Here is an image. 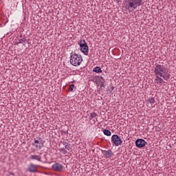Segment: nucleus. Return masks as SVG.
Listing matches in <instances>:
<instances>
[{"label":"nucleus","mask_w":176,"mask_h":176,"mask_svg":"<svg viewBox=\"0 0 176 176\" xmlns=\"http://www.w3.org/2000/svg\"><path fill=\"white\" fill-rule=\"evenodd\" d=\"M154 74L156 76L155 82L157 85L164 83V80H168L171 75L168 73V68L167 66L162 64L156 65L154 67Z\"/></svg>","instance_id":"f257e3e1"},{"label":"nucleus","mask_w":176,"mask_h":176,"mask_svg":"<svg viewBox=\"0 0 176 176\" xmlns=\"http://www.w3.org/2000/svg\"><path fill=\"white\" fill-rule=\"evenodd\" d=\"M124 2L125 8L131 13L144 4L143 0H124Z\"/></svg>","instance_id":"f03ea898"},{"label":"nucleus","mask_w":176,"mask_h":176,"mask_svg":"<svg viewBox=\"0 0 176 176\" xmlns=\"http://www.w3.org/2000/svg\"><path fill=\"white\" fill-rule=\"evenodd\" d=\"M69 61L73 67H79L82 64V61H83V58L82 55L74 53L71 54Z\"/></svg>","instance_id":"7ed1b4c3"},{"label":"nucleus","mask_w":176,"mask_h":176,"mask_svg":"<svg viewBox=\"0 0 176 176\" xmlns=\"http://www.w3.org/2000/svg\"><path fill=\"white\" fill-rule=\"evenodd\" d=\"M78 45L80 46V52H82V53H84L85 56H87V54H89V46L87 45V43H86V41L80 40L78 42Z\"/></svg>","instance_id":"20e7f679"},{"label":"nucleus","mask_w":176,"mask_h":176,"mask_svg":"<svg viewBox=\"0 0 176 176\" xmlns=\"http://www.w3.org/2000/svg\"><path fill=\"white\" fill-rule=\"evenodd\" d=\"M111 142L113 145H115V146H119V145H122V139L119 137L118 135H113L111 137Z\"/></svg>","instance_id":"39448f33"},{"label":"nucleus","mask_w":176,"mask_h":176,"mask_svg":"<svg viewBox=\"0 0 176 176\" xmlns=\"http://www.w3.org/2000/svg\"><path fill=\"white\" fill-rule=\"evenodd\" d=\"M39 140H40L34 139V142L32 143V145H34V146H35L36 149H41V148H43L45 142L41 139H39Z\"/></svg>","instance_id":"423d86ee"},{"label":"nucleus","mask_w":176,"mask_h":176,"mask_svg":"<svg viewBox=\"0 0 176 176\" xmlns=\"http://www.w3.org/2000/svg\"><path fill=\"white\" fill-rule=\"evenodd\" d=\"M38 167H39V166L30 164L28 167V171H29V173H37Z\"/></svg>","instance_id":"0eeeda50"},{"label":"nucleus","mask_w":176,"mask_h":176,"mask_svg":"<svg viewBox=\"0 0 176 176\" xmlns=\"http://www.w3.org/2000/svg\"><path fill=\"white\" fill-rule=\"evenodd\" d=\"M135 145L138 148H144L146 145V142L143 139H138L135 141Z\"/></svg>","instance_id":"6e6552de"},{"label":"nucleus","mask_w":176,"mask_h":176,"mask_svg":"<svg viewBox=\"0 0 176 176\" xmlns=\"http://www.w3.org/2000/svg\"><path fill=\"white\" fill-rule=\"evenodd\" d=\"M52 168L54 171H61L64 168L61 164L56 163L52 165Z\"/></svg>","instance_id":"1a4fd4ad"},{"label":"nucleus","mask_w":176,"mask_h":176,"mask_svg":"<svg viewBox=\"0 0 176 176\" xmlns=\"http://www.w3.org/2000/svg\"><path fill=\"white\" fill-rule=\"evenodd\" d=\"M30 160H37V162H42V157L38 155H31L30 156Z\"/></svg>","instance_id":"9d476101"},{"label":"nucleus","mask_w":176,"mask_h":176,"mask_svg":"<svg viewBox=\"0 0 176 176\" xmlns=\"http://www.w3.org/2000/svg\"><path fill=\"white\" fill-rule=\"evenodd\" d=\"M103 155L107 158L112 157V156H113V153L111 150L104 151H103Z\"/></svg>","instance_id":"9b49d317"},{"label":"nucleus","mask_w":176,"mask_h":176,"mask_svg":"<svg viewBox=\"0 0 176 176\" xmlns=\"http://www.w3.org/2000/svg\"><path fill=\"white\" fill-rule=\"evenodd\" d=\"M153 104H155V98H148L147 102V107L148 108H152V106L153 105Z\"/></svg>","instance_id":"f8f14e48"},{"label":"nucleus","mask_w":176,"mask_h":176,"mask_svg":"<svg viewBox=\"0 0 176 176\" xmlns=\"http://www.w3.org/2000/svg\"><path fill=\"white\" fill-rule=\"evenodd\" d=\"M102 133L104 134V135H107V137H111V135H112V133H111V131L108 129H103Z\"/></svg>","instance_id":"ddd939ff"},{"label":"nucleus","mask_w":176,"mask_h":176,"mask_svg":"<svg viewBox=\"0 0 176 176\" xmlns=\"http://www.w3.org/2000/svg\"><path fill=\"white\" fill-rule=\"evenodd\" d=\"M93 71L94 72H96V74H101V72H102V70H101V67H96Z\"/></svg>","instance_id":"4468645a"},{"label":"nucleus","mask_w":176,"mask_h":176,"mask_svg":"<svg viewBox=\"0 0 176 176\" xmlns=\"http://www.w3.org/2000/svg\"><path fill=\"white\" fill-rule=\"evenodd\" d=\"M74 88H75V85L74 84L70 85L69 88V91H74Z\"/></svg>","instance_id":"2eb2a0df"},{"label":"nucleus","mask_w":176,"mask_h":176,"mask_svg":"<svg viewBox=\"0 0 176 176\" xmlns=\"http://www.w3.org/2000/svg\"><path fill=\"white\" fill-rule=\"evenodd\" d=\"M96 113H91V115H90V119H93V118H96Z\"/></svg>","instance_id":"dca6fc26"},{"label":"nucleus","mask_w":176,"mask_h":176,"mask_svg":"<svg viewBox=\"0 0 176 176\" xmlns=\"http://www.w3.org/2000/svg\"><path fill=\"white\" fill-rule=\"evenodd\" d=\"M60 152H62V153H64V155H65L67 153V151H65L64 148H62L60 150Z\"/></svg>","instance_id":"f3484780"}]
</instances>
